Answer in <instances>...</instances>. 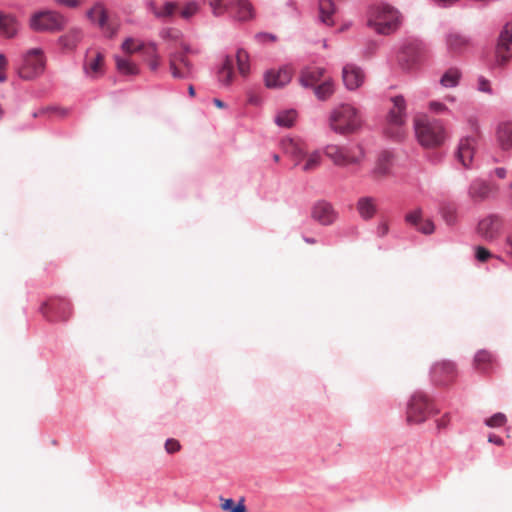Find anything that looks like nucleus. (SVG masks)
Returning a JSON list of instances; mask_svg holds the SVG:
<instances>
[{
    "mask_svg": "<svg viewBox=\"0 0 512 512\" xmlns=\"http://www.w3.org/2000/svg\"><path fill=\"white\" fill-rule=\"evenodd\" d=\"M329 126L340 135H349L360 129L362 119L359 111L354 106L342 104L331 112Z\"/></svg>",
    "mask_w": 512,
    "mask_h": 512,
    "instance_id": "obj_1",
    "label": "nucleus"
},
{
    "mask_svg": "<svg viewBox=\"0 0 512 512\" xmlns=\"http://www.w3.org/2000/svg\"><path fill=\"white\" fill-rule=\"evenodd\" d=\"M415 133L419 143L426 148L438 147L446 138L443 124L439 120H430L426 116L415 119Z\"/></svg>",
    "mask_w": 512,
    "mask_h": 512,
    "instance_id": "obj_2",
    "label": "nucleus"
},
{
    "mask_svg": "<svg viewBox=\"0 0 512 512\" xmlns=\"http://www.w3.org/2000/svg\"><path fill=\"white\" fill-rule=\"evenodd\" d=\"M367 23L377 33L387 35L398 28L400 16L390 5L379 4L370 9Z\"/></svg>",
    "mask_w": 512,
    "mask_h": 512,
    "instance_id": "obj_3",
    "label": "nucleus"
},
{
    "mask_svg": "<svg viewBox=\"0 0 512 512\" xmlns=\"http://www.w3.org/2000/svg\"><path fill=\"white\" fill-rule=\"evenodd\" d=\"M324 154L336 166L340 167L360 165L364 159V151L360 145L340 146L329 144L324 148Z\"/></svg>",
    "mask_w": 512,
    "mask_h": 512,
    "instance_id": "obj_4",
    "label": "nucleus"
},
{
    "mask_svg": "<svg viewBox=\"0 0 512 512\" xmlns=\"http://www.w3.org/2000/svg\"><path fill=\"white\" fill-rule=\"evenodd\" d=\"M46 65L44 53L39 48H32L28 50L24 56L22 65L19 68V76L25 80H31L40 76Z\"/></svg>",
    "mask_w": 512,
    "mask_h": 512,
    "instance_id": "obj_5",
    "label": "nucleus"
},
{
    "mask_svg": "<svg viewBox=\"0 0 512 512\" xmlns=\"http://www.w3.org/2000/svg\"><path fill=\"white\" fill-rule=\"evenodd\" d=\"M29 25L37 32H55L64 27L65 18L56 11H39L31 16Z\"/></svg>",
    "mask_w": 512,
    "mask_h": 512,
    "instance_id": "obj_6",
    "label": "nucleus"
},
{
    "mask_svg": "<svg viewBox=\"0 0 512 512\" xmlns=\"http://www.w3.org/2000/svg\"><path fill=\"white\" fill-rule=\"evenodd\" d=\"M468 124L471 128V135L465 136L460 139L456 157L458 161L464 166L469 167L473 161L477 139L479 136V127L477 120L470 118Z\"/></svg>",
    "mask_w": 512,
    "mask_h": 512,
    "instance_id": "obj_7",
    "label": "nucleus"
},
{
    "mask_svg": "<svg viewBox=\"0 0 512 512\" xmlns=\"http://www.w3.org/2000/svg\"><path fill=\"white\" fill-rule=\"evenodd\" d=\"M433 405L423 393H415L407 407V421L411 424H420L432 414Z\"/></svg>",
    "mask_w": 512,
    "mask_h": 512,
    "instance_id": "obj_8",
    "label": "nucleus"
},
{
    "mask_svg": "<svg viewBox=\"0 0 512 512\" xmlns=\"http://www.w3.org/2000/svg\"><path fill=\"white\" fill-rule=\"evenodd\" d=\"M391 101L393 106L387 116V133L391 137L400 138L402 136L400 129L406 122V102L401 95L393 97Z\"/></svg>",
    "mask_w": 512,
    "mask_h": 512,
    "instance_id": "obj_9",
    "label": "nucleus"
},
{
    "mask_svg": "<svg viewBox=\"0 0 512 512\" xmlns=\"http://www.w3.org/2000/svg\"><path fill=\"white\" fill-rule=\"evenodd\" d=\"M190 52V49L184 46L182 51L170 55L169 69L174 78L189 79L193 76V65L187 58V54Z\"/></svg>",
    "mask_w": 512,
    "mask_h": 512,
    "instance_id": "obj_10",
    "label": "nucleus"
},
{
    "mask_svg": "<svg viewBox=\"0 0 512 512\" xmlns=\"http://www.w3.org/2000/svg\"><path fill=\"white\" fill-rule=\"evenodd\" d=\"M504 219L500 215L491 214L484 217L478 224V235L487 242H494L502 234Z\"/></svg>",
    "mask_w": 512,
    "mask_h": 512,
    "instance_id": "obj_11",
    "label": "nucleus"
},
{
    "mask_svg": "<svg viewBox=\"0 0 512 512\" xmlns=\"http://www.w3.org/2000/svg\"><path fill=\"white\" fill-rule=\"evenodd\" d=\"M496 62L504 65L512 56V22L507 23L500 33L496 46Z\"/></svg>",
    "mask_w": 512,
    "mask_h": 512,
    "instance_id": "obj_12",
    "label": "nucleus"
},
{
    "mask_svg": "<svg viewBox=\"0 0 512 512\" xmlns=\"http://www.w3.org/2000/svg\"><path fill=\"white\" fill-rule=\"evenodd\" d=\"M83 71L91 79L102 76L104 74V55L98 50H88L83 64Z\"/></svg>",
    "mask_w": 512,
    "mask_h": 512,
    "instance_id": "obj_13",
    "label": "nucleus"
},
{
    "mask_svg": "<svg viewBox=\"0 0 512 512\" xmlns=\"http://www.w3.org/2000/svg\"><path fill=\"white\" fill-rule=\"evenodd\" d=\"M87 17L97 23L107 37H113L117 32V25L111 23L107 12L101 4L94 5L88 12Z\"/></svg>",
    "mask_w": 512,
    "mask_h": 512,
    "instance_id": "obj_14",
    "label": "nucleus"
},
{
    "mask_svg": "<svg viewBox=\"0 0 512 512\" xmlns=\"http://www.w3.org/2000/svg\"><path fill=\"white\" fill-rule=\"evenodd\" d=\"M431 377L437 385H448L456 377L455 365L449 361L437 362L432 367Z\"/></svg>",
    "mask_w": 512,
    "mask_h": 512,
    "instance_id": "obj_15",
    "label": "nucleus"
},
{
    "mask_svg": "<svg viewBox=\"0 0 512 512\" xmlns=\"http://www.w3.org/2000/svg\"><path fill=\"white\" fill-rule=\"evenodd\" d=\"M293 75V70L289 66H284L279 69H270L265 73V85L268 88H282L287 85Z\"/></svg>",
    "mask_w": 512,
    "mask_h": 512,
    "instance_id": "obj_16",
    "label": "nucleus"
},
{
    "mask_svg": "<svg viewBox=\"0 0 512 512\" xmlns=\"http://www.w3.org/2000/svg\"><path fill=\"white\" fill-rule=\"evenodd\" d=\"M422 55V46L419 43L411 42L403 47L398 56V60L403 68L409 69L420 60Z\"/></svg>",
    "mask_w": 512,
    "mask_h": 512,
    "instance_id": "obj_17",
    "label": "nucleus"
},
{
    "mask_svg": "<svg viewBox=\"0 0 512 512\" xmlns=\"http://www.w3.org/2000/svg\"><path fill=\"white\" fill-rule=\"evenodd\" d=\"M342 79L347 89L356 90L363 84L365 74L360 67L347 64L343 67Z\"/></svg>",
    "mask_w": 512,
    "mask_h": 512,
    "instance_id": "obj_18",
    "label": "nucleus"
},
{
    "mask_svg": "<svg viewBox=\"0 0 512 512\" xmlns=\"http://www.w3.org/2000/svg\"><path fill=\"white\" fill-rule=\"evenodd\" d=\"M336 217V212L334 211L332 205L328 202H318L312 209V218L322 225L332 224Z\"/></svg>",
    "mask_w": 512,
    "mask_h": 512,
    "instance_id": "obj_19",
    "label": "nucleus"
},
{
    "mask_svg": "<svg viewBox=\"0 0 512 512\" xmlns=\"http://www.w3.org/2000/svg\"><path fill=\"white\" fill-rule=\"evenodd\" d=\"M496 191V186L483 180H474L469 186L468 194L473 201L480 202L487 199Z\"/></svg>",
    "mask_w": 512,
    "mask_h": 512,
    "instance_id": "obj_20",
    "label": "nucleus"
},
{
    "mask_svg": "<svg viewBox=\"0 0 512 512\" xmlns=\"http://www.w3.org/2000/svg\"><path fill=\"white\" fill-rule=\"evenodd\" d=\"M285 154L295 161V166L299 165L306 157V149L303 143L294 139H286L282 142Z\"/></svg>",
    "mask_w": 512,
    "mask_h": 512,
    "instance_id": "obj_21",
    "label": "nucleus"
},
{
    "mask_svg": "<svg viewBox=\"0 0 512 512\" xmlns=\"http://www.w3.org/2000/svg\"><path fill=\"white\" fill-rule=\"evenodd\" d=\"M229 8L235 11L239 21H247L254 17V9L248 0H229Z\"/></svg>",
    "mask_w": 512,
    "mask_h": 512,
    "instance_id": "obj_22",
    "label": "nucleus"
},
{
    "mask_svg": "<svg viewBox=\"0 0 512 512\" xmlns=\"http://www.w3.org/2000/svg\"><path fill=\"white\" fill-rule=\"evenodd\" d=\"M356 208L362 219L370 220L377 213V201L373 197H361L357 201Z\"/></svg>",
    "mask_w": 512,
    "mask_h": 512,
    "instance_id": "obj_23",
    "label": "nucleus"
},
{
    "mask_svg": "<svg viewBox=\"0 0 512 512\" xmlns=\"http://www.w3.org/2000/svg\"><path fill=\"white\" fill-rule=\"evenodd\" d=\"M323 74V68L306 67L300 73L299 82L303 87H314L321 80Z\"/></svg>",
    "mask_w": 512,
    "mask_h": 512,
    "instance_id": "obj_24",
    "label": "nucleus"
},
{
    "mask_svg": "<svg viewBox=\"0 0 512 512\" xmlns=\"http://www.w3.org/2000/svg\"><path fill=\"white\" fill-rule=\"evenodd\" d=\"M496 364L495 357L487 350H480L475 354L474 367L481 373H488Z\"/></svg>",
    "mask_w": 512,
    "mask_h": 512,
    "instance_id": "obj_25",
    "label": "nucleus"
},
{
    "mask_svg": "<svg viewBox=\"0 0 512 512\" xmlns=\"http://www.w3.org/2000/svg\"><path fill=\"white\" fill-rule=\"evenodd\" d=\"M43 308L57 314V318L63 321L68 320L72 313L70 303L61 299L52 300L48 303H45Z\"/></svg>",
    "mask_w": 512,
    "mask_h": 512,
    "instance_id": "obj_26",
    "label": "nucleus"
},
{
    "mask_svg": "<svg viewBox=\"0 0 512 512\" xmlns=\"http://www.w3.org/2000/svg\"><path fill=\"white\" fill-rule=\"evenodd\" d=\"M497 141L502 149L512 150V122H503L497 128Z\"/></svg>",
    "mask_w": 512,
    "mask_h": 512,
    "instance_id": "obj_27",
    "label": "nucleus"
},
{
    "mask_svg": "<svg viewBox=\"0 0 512 512\" xmlns=\"http://www.w3.org/2000/svg\"><path fill=\"white\" fill-rule=\"evenodd\" d=\"M446 42L449 50L455 53L465 50L470 45V40L458 32L449 33Z\"/></svg>",
    "mask_w": 512,
    "mask_h": 512,
    "instance_id": "obj_28",
    "label": "nucleus"
},
{
    "mask_svg": "<svg viewBox=\"0 0 512 512\" xmlns=\"http://www.w3.org/2000/svg\"><path fill=\"white\" fill-rule=\"evenodd\" d=\"M18 31V23L16 19L9 15L0 12V33L5 37H13Z\"/></svg>",
    "mask_w": 512,
    "mask_h": 512,
    "instance_id": "obj_29",
    "label": "nucleus"
},
{
    "mask_svg": "<svg viewBox=\"0 0 512 512\" xmlns=\"http://www.w3.org/2000/svg\"><path fill=\"white\" fill-rule=\"evenodd\" d=\"M83 33L78 28L70 29L65 35L60 37V44L64 49L73 50L82 40Z\"/></svg>",
    "mask_w": 512,
    "mask_h": 512,
    "instance_id": "obj_30",
    "label": "nucleus"
},
{
    "mask_svg": "<svg viewBox=\"0 0 512 512\" xmlns=\"http://www.w3.org/2000/svg\"><path fill=\"white\" fill-rule=\"evenodd\" d=\"M391 170V156L385 152L381 154L377 160L373 175L377 179H382L390 174Z\"/></svg>",
    "mask_w": 512,
    "mask_h": 512,
    "instance_id": "obj_31",
    "label": "nucleus"
},
{
    "mask_svg": "<svg viewBox=\"0 0 512 512\" xmlns=\"http://www.w3.org/2000/svg\"><path fill=\"white\" fill-rule=\"evenodd\" d=\"M335 7L332 0H319V12L321 21L331 26L333 25L332 15L334 14Z\"/></svg>",
    "mask_w": 512,
    "mask_h": 512,
    "instance_id": "obj_32",
    "label": "nucleus"
},
{
    "mask_svg": "<svg viewBox=\"0 0 512 512\" xmlns=\"http://www.w3.org/2000/svg\"><path fill=\"white\" fill-rule=\"evenodd\" d=\"M115 61L119 73L131 76L137 75L139 73L138 66L135 63H133L129 58L116 56Z\"/></svg>",
    "mask_w": 512,
    "mask_h": 512,
    "instance_id": "obj_33",
    "label": "nucleus"
},
{
    "mask_svg": "<svg viewBox=\"0 0 512 512\" xmlns=\"http://www.w3.org/2000/svg\"><path fill=\"white\" fill-rule=\"evenodd\" d=\"M233 77V59L227 56L224 60L221 69L218 72V78L219 81L224 85H230L233 81Z\"/></svg>",
    "mask_w": 512,
    "mask_h": 512,
    "instance_id": "obj_34",
    "label": "nucleus"
},
{
    "mask_svg": "<svg viewBox=\"0 0 512 512\" xmlns=\"http://www.w3.org/2000/svg\"><path fill=\"white\" fill-rule=\"evenodd\" d=\"M314 93L320 100H326L334 93V85L331 80H324L323 83L315 86Z\"/></svg>",
    "mask_w": 512,
    "mask_h": 512,
    "instance_id": "obj_35",
    "label": "nucleus"
},
{
    "mask_svg": "<svg viewBox=\"0 0 512 512\" xmlns=\"http://www.w3.org/2000/svg\"><path fill=\"white\" fill-rule=\"evenodd\" d=\"M221 501V509L226 512H246V506L244 504V499L242 498L238 504L234 503L233 499H225L220 497Z\"/></svg>",
    "mask_w": 512,
    "mask_h": 512,
    "instance_id": "obj_36",
    "label": "nucleus"
},
{
    "mask_svg": "<svg viewBox=\"0 0 512 512\" xmlns=\"http://www.w3.org/2000/svg\"><path fill=\"white\" fill-rule=\"evenodd\" d=\"M178 9V6L174 2H166L161 7L152 6V11L156 17L166 18L172 16L175 11Z\"/></svg>",
    "mask_w": 512,
    "mask_h": 512,
    "instance_id": "obj_37",
    "label": "nucleus"
},
{
    "mask_svg": "<svg viewBox=\"0 0 512 512\" xmlns=\"http://www.w3.org/2000/svg\"><path fill=\"white\" fill-rule=\"evenodd\" d=\"M306 159L304 165L302 166V170L304 172H310L315 170L321 163V154L319 151H313L311 153L306 152Z\"/></svg>",
    "mask_w": 512,
    "mask_h": 512,
    "instance_id": "obj_38",
    "label": "nucleus"
},
{
    "mask_svg": "<svg viewBox=\"0 0 512 512\" xmlns=\"http://www.w3.org/2000/svg\"><path fill=\"white\" fill-rule=\"evenodd\" d=\"M459 78H460V72L455 68H451L443 74V76L441 77L440 83L442 86L447 87V88L455 87L459 82Z\"/></svg>",
    "mask_w": 512,
    "mask_h": 512,
    "instance_id": "obj_39",
    "label": "nucleus"
},
{
    "mask_svg": "<svg viewBox=\"0 0 512 512\" xmlns=\"http://www.w3.org/2000/svg\"><path fill=\"white\" fill-rule=\"evenodd\" d=\"M296 119V111L295 110H287L280 112L276 118L275 122L277 125L289 128L291 127Z\"/></svg>",
    "mask_w": 512,
    "mask_h": 512,
    "instance_id": "obj_40",
    "label": "nucleus"
},
{
    "mask_svg": "<svg viewBox=\"0 0 512 512\" xmlns=\"http://www.w3.org/2000/svg\"><path fill=\"white\" fill-rule=\"evenodd\" d=\"M238 71L242 76H247L250 70L249 56L246 51L239 49L236 54Z\"/></svg>",
    "mask_w": 512,
    "mask_h": 512,
    "instance_id": "obj_41",
    "label": "nucleus"
},
{
    "mask_svg": "<svg viewBox=\"0 0 512 512\" xmlns=\"http://www.w3.org/2000/svg\"><path fill=\"white\" fill-rule=\"evenodd\" d=\"M441 214L448 225H453L457 219L456 207L453 204H445L441 208Z\"/></svg>",
    "mask_w": 512,
    "mask_h": 512,
    "instance_id": "obj_42",
    "label": "nucleus"
},
{
    "mask_svg": "<svg viewBox=\"0 0 512 512\" xmlns=\"http://www.w3.org/2000/svg\"><path fill=\"white\" fill-rule=\"evenodd\" d=\"M146 54L151 56V59L148 61L149 68L152 71H156L160 66V59L156 53V47L154 45H149L146 48Z\"/></svg>",
    "mask_w": 512,
    "mask_h": 512,
    "instance_id": "obj_43",
    "label": "nucleus"
},
{
    "mask_svg": "<svg viewBox=\"0 0 512 512\" xmlns=\"http://www.w3.org/2000/svg\"><path fill=\"white\" fill-rule=\"evenodd\" d=\"M142 48L143 45L141 42L133 38H127L122 44V49L129 54L141 50Z\"/></svg>",
    "mask_w": 512,
    "mask_h": 512,
    "instance_id": "obj_44",
    "label": "nucleus"
},
{
    "mask_svg": "<svg viewBox=\"0 0 512 512\" xmlns=\"http://www.w3.org/2000/svg\"><path fill=\"white\" fill-rule=\"evenodd\" d=\"M506 421H507V418H506L505 414L499 412V413L494 414L490 418H488L485 421V423L489 427L496 428V427H502L503 425H505Z\"/></svg>",
    "mask_w": 512,
    "mask_h": 512,
    "instance_id": "obj_45",
    "label": "nucleus"
},
{
    "mask_svg": "<svg viewBox=\"0 0 512 512\" xmlns=\"http://www.w3.org/2000/svg\"><path fill=\"white\" fill-rule=\"evenodd\" d=\"M209 6L212 8L214 15L219 16L229 7V1L224 3V0H207Z\"/></svg>",
    "mask_w": 512,
    "mask_h": 512,
    "instance_id": "obj_46",
    "label": "nucleus"
},
{
    "mask_svg": "<svg viewBox=\"0 0 512 512\" xmlns=\"http://www.w3.org/2000/svg\"><path fill=\"white\" fill-rule=\"evenodd\" d=\"M198 10V4L196 2H190L181 9L180 14L182 18L189 19L190 17L194 16Z\"/></svg>",
    "mask_w": 512,
    "mask_h": 512,
    "instance_id": "obj_47",
    "label": "nucleus"
},
{
    "mask_svg": "<svg viewBox=\"0 0 512 512\" xmlns=\"http://www.w3.org/2000/svg\"><path fill=\"white\" fill-rule=\"evenodd\" d=\"M405 220L407 223L413 226H418L420 222L422 221V210L421 209H415L411 212H409L405 216Z\"/></svg>",
    "mask_w": 512,
    "mask_h": 512,
    "instance_id": "obj_48",
    "label": "nucleus"
},
{
    "mask_svg": "<svg viewBox=\"0 0 512 512\" xmlns=\"http://www.w3.org/2000/svg\"><path fill=\"white\" fill-rule=\"evenodd\" d=\"M429 110L435 114H448L449 108L440 101H431L429 102Z\"/></svg>",
    "mask_w": 512,
    "mask_h": 512,
    "instance_id": "obj_49",
    "label": "nucleus"
},
{
    "mask_svg": "<svg viewBox=\"0 0 512 512\" xmlns=\"http://www.w3.org/2000/svg\"><path fill=\"white\" fill-rule=\"evenodd\" d=\"M417 230L423 234H432L435 230L434 223L430 219H426L420 222L418 226H416Z\"/></svg>",
    "mask_w": 512,
    "mask_h": 512,
    "instance_id": "obj_50",
    "label": "nucleus"
},
{
    "mask_svg": "<svg viewBox=\"0 0 512 512\" xmlns=\"http://www.w3.org/2000/svg\"><path fill=\"white\" fill-rule=\"evenodd\" d=\"M476 259L480 262H485L491 257V253L488 249L482 246H478L476 248L475 253Z\"/></svg>",
    "mask_w": 512,
    "mask_h": 512,
    "instance_id": "obj_51",
    "label": "nucleus"
},
{
    "mask_svg": "<svg viewBox=\"0 0 512 512\" xmlns=\"http://www.w3.org/2000/svg\"><path fill=\"white\" fill-rule=\"evenodd\" d=\"M180 448L181 445L176 439H168L165 443V450L170 454L179 451Z\"/></svg>",
    "mask_w": 512,
    "mask_h": 512,
    "instance_id": "obj_52",
    "label": "nucleus"
},
{
    "mask_svg": "<svg viewBox=\"0 0 512 512\" xmlns=\"http://www.w3.org/2000/svg\"><path fill=\"white\" fill-rule=\"evenodd\" d=\"M478 90L481 92H484V93L491 94L492 88H491L490 81L484 77H480L478 79Z\"/></svg>",
    "mask_w": 512,
    "mask_h": 512,
    "instance_id": "obj_53",
    "label": "nucleus"
},
{
    "mask_svg": "<svg viewBox=\"0 0 512 512\" xmlns=\"http://www.w3.org/2000/svg\"><path fill=\"white\" fill-rule=\"evenodd\" d=\"M58 5L68 8H76L81 4V0H54Z\"/></svg>",
    "mask_w": 512,
    "mask_h": 512,
    "instance_id": "obj_54",
    "label": "nucleus"
},
{
    "mask_svg": "<svg viewBox=\"0 0 512 512\" xmlns=\"http://www.w3.org/2000/svg\"><path fill=\"white\" fill-rule=\"evenodd\" d=\"M504 250L505 253L512 259V231L506 237Z\"/></svg>",
    "mask_w": 512,
    "mask_h": 512,
    "instance_id": "obj_55",
    "label": "nucleus"
},
{
    "mask_svg": "<svg viewBox=\"0 0 512 512\" xmlns=\"http://www.w3.org/2000/svg\"><path fill=\"white\" fill-rule=\"evenodd\" d=\"M449 422H450V417L448 415H444L440 419L437 420V428L444 429L448 426Z\"/></svg>",
    "mask_w": 512,
    "mask_h": 512,
    "instance_id": "obj_56",
    "label": "nucleus"
},
{
    "mask_svg": "<svg viewBox=\"0 0 512 512\" xmlns=\"http://www.w3.org/2000/svg\"><path fill=\"white\" fill-rule=\"evenodd\" d=\"M488 441L490 443H493L495 445H498V446H503L504 445V441L501 437L495 435V434H490L489 437H488Z\"/></svg>",
    "mask_w": 512,
    "mask_h": 512,
    "instance_id": "obj_57",
    "label": "nucleus"
},
{
    "mask_svg": "<svg viewBox=\"0 0 512 512\" xmlns=\"http://www.w3.org/2000/svg\"><path fill=\"white\" fill-rule=\"evenodd\" d=\"M388 232V225L387 223H381L379 224L378 228H377V233L380 235V236H384L386 235Z\"/></svg>",
    "mask_w": 512,
    "mask_h": 512,
    "instance_id": "obj_58",
    "label": "nucleus"
},
{
    "mask_svg": "<svg viewBox=\"0 0 512 512\" xmlns=\"http://www.w3.org/2000/svg\"><path fill=\"white\" fill-rule=\"evenodd\" d=\"M495 174H496V176H497L498 178L503 179V178H505V177H506V175H507V171H506V169H504V168H496V169H495Z\"/></svg>",
    "mask_w": 512,
    "mask_h": 512,
    "instance_id": "obj_59",
    "label": "nucleus"
},
{
    "mask_svg": "<svg viewBox=\"0 0 512 512\" xmlns=\"http://www.w3.org/2000/svg\"><path fill=\"white\" fill-rule=\"evenodd\" d=\"M7 66V60L3 54H0V70H5Z\"/></svg>",
    "mask_w": 512,
    "mask_h": 512,
    "instance_id": "obj_60",
    "label": "nucleus"
},
{
    "mask_svg": "<svg viewBox=\"0 0 512 512\" xmlns=\"http://www.w3.org/2000/svg\"><path fill=\"white\" fill-rule=\"evenodd\" d=\"M214 104L218 107V108H223L225 106V104L220 100V99H214Z\"/></svg>",
    "mask_w": 512,
    "mask_h": 512,
    "instance_id": "obj_61",
    "label": "nucleus"
},
{
    "mask_svg": "<svg viewBox=\"0 0 512 512\" xmlns=\"http://www.w3.org/2000/svg\"><path fill=\"white\" fill-rule=\"evenodd\" d=\"M188 93H189V95H190L191 97H194V96H195V89H194V87H193L192 85H190V86L188 87Z\"/></svg>",
    "mask_w": 512,
    "mask_h": 512,
    "instance_id": "obj_62",
    "label": "nucleus"
},
{
    "mask_svg": "<svg viewBox=\"0 0 512 512\" xmlns=\"http://www.w3.org/2000/svg\"><path fill=\"white\" fill-rule=\"evenodd\" d=\"M6 80L5 70H0V82H4Z\"/></svg>",
    "mask_w": 512,
    "mask_h": 512,
    "instance_id": "obj_63",
    "label": "nucleus"
},
{
    "mask_svg": "<svg viewBox=\"0 0 512 512\" xmlns=\"http://www.w3.org/2000/svg\"><path fill=\"white\" fill-rule=\"evenodd\" d=\"M445 100L450 102V103H454L456 99H455L454 96L449 95V96L445 97Z\"/></svg>",
    "mask_w": 512,
    "mask_h": 512,
    "instance_id": "obj_64",
    "label": "nucleus"
}]
</instances>
